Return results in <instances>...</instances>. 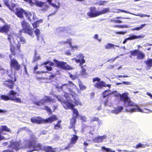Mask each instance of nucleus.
<instances>
[{
	"label": "nucleus",
	"mask_w": 152,
	"mask_h": 152,
	"mask_svg": "<svg viewBox=\"0 0 152 152\" xmlns=\"http://www.w3.org/2000/svg\"><path fill=\"white\" fill-rule=\"evenodd\" d=\"M25 143L23 147L24 148H32L26 152H32L40 150H43L46 152H56V151L51 146H45L42 147L41 143H37V139L33 134L30 136L29 140H25Z\"/></svg>",
	"instance_id": "1"
},
{
	"label": "nucleus",
	"mask_w": 152,
	"mask_h": 152,
	"mask_svg": "<svg viewBox=\"0 0 152 152\" xmlns=\"http://www.w3.org/2000/svg\"><path fill=\"white\" fill-rule=\"evenodd\" d=\"M110 12V9L104 8L101 11H97L95 7H91L90 11L87 13V15L90 18H95Z\"/></svg>",
	"instance_id": "2"
},
{
	"label": "nucleus",
	"mask_w": 152,
	"mask_h": 152,
	"mask_svg": "<svg viewBox=\"0 0 152 152\" xmlns=\"http://www.w3.org/2000/svg\"><path fill=\"white\" fill-rule=\"evenodd\" d=\"M21 25L22 29L20 31V33L23 31L25 33H27L32 37L34 36L32 28L28 22L25 20H23L21 22Z\"/></svg>",
	"instance_id": "3"
},
{
	"label": "nucleus",
	"mask_w": 152,
	"mask_h": 152,
	"mask_svg": "<svg viewBox=\"0 0 152 152\" xmlns=\"http://www.w3.org/2000/svg\"><path fill=\"white\" fill-rule=\"evenodd\" d=\"M21 46L20 44L19 43L16 46L13 44H10V50L12 55L15 57L21 56Z\"/></svg>",
	"instance_id": "4"
},
{
	"label": "nucleus",
	"mask_w": 152,
	"mask_h": 152,
	"mask_svg": "<svg viewBox=\"0 0 152 152\" xmlns=\"http://www.w3.org/2000/svg\"><path fill=\"white\" fill-rule=\"evenodd\" d=\"M68 84H64L62 85L61 88L64 92H69L72 97L77 96V94L72 90V87L75 86L74 84L71 81L68 82Z\"/></svg>",
	"instance_id": "5"
},
{
	"label": "nucleus",
	"mask_w": 152,
	"mask_h": 152,
	"mask_svg": "<svg viewBox=\"0 0 152 152\" xmlns=\"http://www.w3.org/2000/svg\"><path fill=\"white\" fill-rule=\"evenodd\" d=\"M116 96H119L121 100L124 102L125 106H134L133 104L132 103L131 100L129 97L128 93L125 92L122 94H118Z\"/></svg>",
	"instance_id": "6"
},
{
	"label": "nucleus",
	"mask_w": 152,
	"mask_h": 152,
	"mask_svg": "<svg viewBox=\"0 0 152 152\" xmlns=\"http://www.w3.org/2000/svg\"><path fill=\"white\" fill-rule=\"evenodd\" d=\"M92 81L94 82L97 81L95 83L94 86L95 87L98 89H101L103 87H107L110 88L111 86V84H107L106 83L103 81H101L100 79L98 77L93 78Z\"/></svg>",
	"instance_id": "7"
},
{
	"label": "nucleus",
	"mask_w": 152,
	"mask_h": 152,
	"mask_svg": "<svg viewBox=\"0 0 152 152\" xmlns=\"http://www.w3.org/2000/svg\"><path fill=\"white\" fill-rule=\"evenodd\" d=\"M53 61L55 62V64L57 67H59L64 70H71L72 68L67 64L66 62L59 61L56 59H54Z\"/></svg>",
	"instance_id": "8"
},
{
	"label": "nucleus",
	"mask_w": 152,
	"mask_h": 152,
	"mask_svg": "<svg viewBox=\"0 0 152 152\" xmlns=\"http://www.w3.org/2000/svg\"><path fill=\"white\" fill-rule=\"evenodd\" d=\"M131 56H137V59L139 60H141L145 58V54L141 51H140L138 49L134 50H131L130 52Z\"/></svg>",
	"instance_id": "9"
},
{
	"label": "nucleus",
	"mask_w": 152,
	"mask_h": 152,
	"mask_svg": "<svg viewBox=\"0 0 152 152\" xmlns=\"http://www.w3.org/2000/svg\"><path fill=\"white\" fill-rule=\"evenodd\" d=\"M29 139H25L23 141V145L22 146H20V145L21 144V141H18L12 142L10 143V147L12 148H13L15 149L16 151L18 150L20 148L26 149H31V148H25L23 147L24 145H25V140H29Z\"/></svg>",
	"instance_id": "10"
},
{
	"label": "nucleus",
	"mask_w": 152,
	"mask_h": 152,
	"mask_svg": "<svg viewBox=\"0 0 152 152\" xmlns=\"http://www.w3.org/2000/svg\"><path fill=\"white\" fill-rule=\"evenodd\" d=\"M11 132V130L6 125H1L0 127V141L3 140H6L4 137L2 135L7 134L6 132Z\"/></svg>",
	"instance_id": "11"
},
{
	"label": "nucleus",
	"mask_w": 152,
	"mask_h": 152,
	"mask_svg": "<svg viewBox=\"0 0 152 152\" xmlns=\"http://www.w3.org/2000/svg\"><path fill=\"white\" fill-rule=\"evenodd\" d=\"M75 113H73L72 118L70 119V125L68 128L69 129H72L75 127V124L76 123L77 119L79 115V112H74Z\"/></svg>",
	"instance_id": "12"
},
{
	"label": "nucleus",
	"mask_w": 152,
	"mask_h": 152,
	"mask_svg": "<svg viewBox=\"0 0 152 152\" xmlns=\"http://www.w3.org/2000/svg\"><path fill=\"white\" fill-rule=\"evenodd\" d=\"M10 64L11 67L16 71H19L21 68L20 65L15 58H13L10 60Z\"/></svg>",
	"instance_id": "13"
},
{
	"label": "nucleus",
	"mask_w": 152,
	"mask_h": 152,
	"mask_svg": "<svg viewBox=\"0 0 152 152\" xmlns=\"http://www.w3.org/2000/svg\"><path fill=\"white\" fill-rule=\"evenodd\" d=\"M16 80V78L15 77L13 80L8 79L4 81L3 84L4 86L8 87L9 89H12L14 87L15 83Z\"/></svg>",
	"instance_id": "14"
},
{
	"label": "nucleus",
	"mask_w": 152,
	"mask_h": 152,
	"mask_svg": "<svg viewBox=\"0 0 152 152\" xmlns=\"http://www.w3.org/2000/svg\"><path fill=\"white\" fill-rule=\"evenodd\" d=\"M78 137L75 134L72 135V136L70 139V143L65 147V149H68L72 146V145L75 144L78 139Z\"/></svg>",
	"instance_id": "15"
},
{
	"label": "nucleus",
	"mask_w": 152,
	"mask_h": 152,
	"mask_svg": "<svg viewBox=\"0 0 152 152\" xmlns=\"http://www.w3.org/2000/svg\"><path fill=\"white\" fill-rule=\"evenodd\" d=\"M15 94L14 91L13 90H11L9 92L8 95H2L0 96V99L5 101L11 100L12 96L14 95Z\"/></svg>",
	"instance_id": "16"
},
{
	"label": "nucleus",
	"mask_w": 152,
	"mask_h": 152,
	"mask_svg": "<svg viewBox=\"0 0 152 152\" xmlns=\"http://www.w3.org/2000/svg\"><path fill=\"white\" fill-rule=\"evenodd\" d=\"M76 57L78 59L74 58L73 60H74L76 63H80V65L85 63L86 61L84 59V56L82 53H80L78 54L76 56Z\"/></svg>",
	"instance_id": "17"
},
{
	"label": "nucleus",
	"mask_w": 152,
	"mask_h": 152,
	"mask_svg": "<svg viewBox=\"0 0 152 152\" xmlns=\"http://www.w3.org/2000/svg\"><path fill=\"white\" fill-rule=\"evenodd\" d=\"M10 25L7 23H5L0 27V33L7 34L10 30Z\"/></svg>",
	"instance_id": "18"
},
{
	"label": "nucleus",
	"mask_w": 152,
	"mask_h": 152,
	"mask_svg": "<svg viewBox=\"0 0 152 152\" xmlns=\"http://www.w3.org/2000/svg\"><path fill=\"white\" fill-rule=\"evenodd\" d=\"M31 122L37 124H44V119L40 117H32L31 119Z\"/></svg>",
	"instance_id": "19"
},
{
	"label": "nucleus",
	"mask_w": 152,
	"mask_h": 152,
	"mask_svg": "<svg viewBox=\"0 0 152 152\" xmlns=\"http://www.w3.org/2000/svg\"><path fill=\"white\" fill-rule=\"evenodd\" d=\"M64 103L66 106V108H65L66 109H72L73 111V113H75L74 112H78L77 110L76 109L74 108V105L72 103H71L68 101L64 102Z\"/></svg>",
	"instance_id": "20"
},
{
	"label": "nucleus",
	"mask_w": 152,
	"mask_h": 152,
	"mask_svg": "<svg viewBox=\"0 0 152 152\" xmlns=\"http://www.w3.org/2000/svg\"><path fill=\"white\" fill-rule=\"evenodd\" d=\"M15 10L16 11L15 12V15L19 18H23V14L25 13V11L22 8H16Z\"/></svg>",
	"instance_id": "21"
},
{
	"label": "nucleus",
	"mask_w": 152,
	"mask_h": 152,
	"mask_svg": "<svg viewBox=\"0 0 152 152\" xmlns=\"http://www.w3.org/2000/svg\"><path fill=\"white\" fill-rule=\"evenodd\" d=\"M58 120L56 115H53L46 119H44V124L51 123Z\"/></svg>",
	"instance_id": "22"
},
{
	"label": "nucleus",
	"mask_w": 152,
	"mask_h": 152,
	"mask_svg": "<svg viewBox=\"0 0 152 152\" xmlns=\"http://www.w3.org/2000/svg\"><path fill=\"white\" fill-rule=\"evenodd\" d=\"M107 137L106 135H104L102 136H98L95 137L93 140L96 143H100L103 142V140Z\"/></svg>",
	"instance_id": "23"
},
{
	"label": "nucleus",
	"mask_w": 152,
	"mask_h": 152,
	"mask_svg": "<svg viewBox=\"0 0 152 152\" xmlns=\"http://www.w3.org/2000/svg\"><path fill=\"white\" fill-rule=\"evenodd\" d=\"M119 19H129L128 18H125L124 17H117L115 18H113L111 19L110 20V21L112 23H123V22L119 20H118Z\"/></svg>",
	"instance_id": "24"
},
{
	"label": "nucleus",
	"mask_w": 152,
	"mask_h": 152,
	"mask_svg": "<svg viewBox=\"0 0 152 152\" xmlns=\"http://www.w3.org/2000/svg\"><path fill=\"white\" fill-rule=\"evenodd\" d=\"M44 99L45 101V103L46 102H52L53 103H55L56 100L54 98H51L50 96H45L44 97Z\"/></svg>",
	"instance_id": "25"
},
{
	"label": "nucleus",
	"mask_w": 152,
	"mask_h": 152,
	"mask_svg": "<svg viewBox=\"0 0 152 152\" xmlns=\"http://www.w3.org/2000/svg\"><path fill=\"white\" fill-rule=\"evenodd\" d=\"M135 106L136 107H137V108H132L128 110L126 109V110L127 111L131 113L135 112H142V110L136 104L135 105Z\"/></svg>",
	"instance_id": "26"
},
{
	"label": "nucleus",
	"mask_w": 152,
	"mask_h": 152,
	"mask_svg": "<svg viewBox=\"0 0 152 152\" xmlns=\"http://www.w3.org/2000/svg\"><path fill=\"white\" fill-rule=\"evenodd\" d=\"M148 69H150L152 67V58H148L144 61Z\"/></svg>",
	"instance_id": "27"
},
{
	"label": "nucleus",
	"mask_w": 152,
	"mask_h": 152,
	"mask_svg": "<svg viewBox=\"0 0 152 152\" xmlns=\"http://www.w3.org/2000/svg\"><path fill=\"white\" fill-rule=\"evenodd\" d=\"M7 73L8 77L10 78V80H13L14 77H16L15 76L12 72V71L7 70Z\"/></svg>",
	"instance_id": "28"
},
{
	"label": "nucleus",
	"mask_w": 152,
	"mask_h": 152,
	"mask_svg": "<svg viewBox=\"0 0 152 152\" xmlns=\"http://www.w3.org/2000/svg\"><path fill=\"white\" fill-rule=\"evenodd\" d=\"M15 94L14 95L12 96V101H14L16 102L21 103L22 102L21 99L19 98H16V96L17 94L16 92L14 91Z\"/></svg>",
	"instance_id": "29"
},
{
	"label": "nucleus",
	"mask_w": 152,
	"mask_h": 152,
	"mask_svg": "<svg viewBox=\"0 0 152 152\" xmlns=\"http://www.w3.org/2000/svg\"><path fill=\"white\" fill-rule=\"evenodd\" d=\"M123 109V107L122 106H118L113 110V112L115 114H118L121 112Z\"/></svg>",
	"instance_id": "30"
},
{
	"label": "nucleus",
	"mask_w": 152,
	"mask_h": 152,
	"mask_svg": "<svg viewBox=\"0 0 152 152\" xmlns=\"http://www.w3.org/2000/svg\"><path fill=\"white\" fill-rule=\"evenodd\" d=\"M44 101V99H42L38 101L34 102L33 103L34 104L37 105L42 106L45 103Z\"/></svg>",
	"instance_id": "31"
},
{
	"label": "nucleus",
	"mask_w": 152,
	"mask_h": 152,
	"mask_svg": "<svg viewBox=\"0 0 152 152\" xmlns=\"http://www.w3.org/2000/svg\"><path fill=\"white\" fill-rule=\"evenodd\" d=\"M115 46H116V47H117L118 46L117 45H115L111 44L110 43H107L105 46V49H109L111 48H113L115 49Z\"/></svg>",
	"instance_id": "32"
},
{
	"label": "nucleus",
	"mask_w": 152,
	"mask_h": 152,
	"mask_svg": "<svg viewBox=\"0 0 152 152\" xmlns=\"http://www.w3.org/2000/svg\"><path fill=\"white\" fill-rule=\"evenodd\" d=\"M45 4V2L39 1H37L35 2V4L36 6L40 7H43Z\"/></svg>",
	"instance_id": "33"
},
{
	"label": "nucleus",
	"mask_w": 152,
	"mask_h": 152,
	"mask_svg": "<svg viewBox=\"0 0 152 152\" xmlns=\"http://www.w3.org/2000/svg\"><path fill=\"white\" fill-rule=\"evenodd\" d=\"M3 2L4 4L10 10L12 11L13 12H15L14 10H13V9H12V8H11V7L10 6L9 1L8 0H4L3 1Z\"/></svg>",
	"instance_id": "34"
},
{
	"label": "nucleus",
	"mask_w": 152,
	"mask_h": 152,
	"mask_svg": "<svg viewBox=\"0 0 152 152\" xmlns=\"http://www.w3.org/2000/svg\"><path fill=\"white\" fill-rule=\"evenodd\" d=\"M141 35H131L129 37H128L129 40H132L135 39L142 38Z\"/></svg>",
	"instance_id": "35"
},
{
	"label": "nucleus",
	"mask_w": 152,
	"mask_h": 152,
	"mask_svg": "<svg viewBox=\"0 0 152 152\" xmlns=\"http://www.w3.org/2000/svg\"><path fill=\"white\" fill-rule=\"evenodd\" d=\"M102 151L105 152H115V151H112L110 148L105 147L104 146L101 148Z\"/></svg>",
	"instance_id": "36"
},
{
	"label": "nucleus",
	"mask_w": 152,
	"mask_h": 152,
	"mask_svg": "<svg viewBox=\"0 0 152 152\" xmlns=\"http://www.w3.org/2000/svg\"><path fill=\"white\" fill-rule=\"evenodd\" d=\"M79 86L80 89L81 90H84L86 88V87L84 85L80 80L78 81Z\"/></svg>",
	"instance_id": "37"
},
{
	"label": "nucleus",
	"mask_w": 152,
	"mask_h": 152,
	"mask_svg": "<svg viewBox=\"0 0 152 152\" xmlns=\"http://www.w3.org/2000/svg\"><path fill=\"white\" fill-rule=\"evenodd\" d=\"M19 41L18 42V43L21 44H24L26 42V40L25 38L23 37H19Z\"/></svg>",
	"instance_id": "38"
},
{
	"label": "nucleus",
	"mask_w": 152,
	"mask_h": 152,
	"mask_svg": "<svg viewBox=\"0 0 152 152\" xmlns=\"http://www.w3.org/2000/svg\"><path fill=\"white\" fill-rule=\"evenodd\" d=\"M110 91V90H107L104 91L102 93V97L103 98H105L108 96L110 94L109 92Z\"/></svg>",
	"instance_id": "39"
},
{
	"label": "nucleus",
	"mask_w": 152,
	"mask_h": 152,
	"mask_svg": "<svg viewBox=\"0 0 152 152\" xmlns=\"http://www.w3.org/2000/svg\"><path fill=\"white\" fill-rule=\"evenodd\" d=\"M25 14L27 19L30 21H31V18L33 17L31 13L30 12H25Z\"/></svg>",
	"instance_id": "40"
},
{
	"label": "nucleus",
	"mask_w": 152,
	"mask_h": 152,
	"mask_svg": "<svg viewBox=\"0 0 152 152\" xmlns=\"http://www.w3.org/2000/svg\"><path fill=\"white\" fill-rule=\"evenodd\" d=\"M99 118L96 117H91L90 120V122L92 123L94 121H96L99 122Z\"/></svg>",
	"instance_id": "41"
},
{
	"label": "nucleus",
	"mask_w": 152,
	"mask_h": 152,
	"mask_svg": "<svg viewBox=\"0 0 152 152\" xmlns=\"http://www.w3.org/2000/svg\"><path fill=\"white\" fill-rule=\"evenodd\" d=\"M47 1L50 5L56 8H59L60 7L59 6L56 5L55 4L52 3V0H47Z\"/></svg>",
	"instance_id": "42"
},
{
	"label": "nucleus",
	"mask_w": 152,
	"mask_h": 152,
	"mask_svg": "<svg viewBox=\"0 0 152 152\" xmlns=\"http://www.w3.org/2000/svg\"><path fill=\"white\" fill-rule=\"evenodd\" d=\"M62 128L61 124H56L54 125L53 127V129L55 130H58L59 129H62Z\"/></svg>",
	"instance_id": "43"
},
{
	"label": "nucleus",
	"mask_w": 152,
	"mask_h": 152,
	"mask_svg": "<svg viewBox=\"0 0 152 152\" xmlns=\"http://www.w3.org/2000/svg\"><path fill=\"white\" fill-rule=\"evenodd\" d=\"M34 33L36 36L37 37V39L38 40L39 39V36L40 34L39 30L38 28H36L34 31Z\"/></svg>",
	"instance_id": "44"
},
{
	"label": "nucleus",
	"mask_w": 152,
	"mask_h": 152,
	"mask_svg": "<svg viewBox=\"0 0 152 152\" xmlns=\"http://www.w3.org/2000/svg\"><path fill=\"white\" fill-rule=\"evenodd\" d=\"M13 37L12 34H10L8 35L7 37V39L9 41L10 44H12V39H13Z\"/></svg>",
	"instance_id": "45"
},
{
	"label": "nucleus",
	"mask_w": 152,
	"mask_h": 152,
	"mask_svg": "<svg viewBox=\"0 0 152 152\" xmlns=\"http://www.w3.org/2000/svg\"><path fill=\"white\" fill-rule=\"evenodd\" d=\"M145 25H146V24H142L139 27H135L134 28H132V31L139 30L140 29H142Z\"/></svg>",
	"instance_id": "46"
},
{
	"label": "nucleus",
	"mask_w": 152,
	"mask_h": 152,
	"mask_svg": "<svg viewBox=\"0 0 152 152\" xmlns=\"http://www.w3.org/2000/svg\"><path fill=\"white\" fill-rule=\"evenodd\" d=\"M73 97L74 99V107L75 106H77L78 105H82L81 103L79 101V100H76L75 99V98L76 97Z\"/></svg>",
	"instance_id": "47"
},
{
	"label": "nucleus",
	"mask_w": 152,
	"mask_h": 152,
	"mask_svg": "<svg viewBox=\"0 0 152 152\" xmlns=\"http://www.w3.org/2000/svg\"><path fill=\"white\" fill-rule=\"evenodd\" d=\"M72 40L71 39H68L66 41L63 42L62 43L64 44H69L70 46L72 44Z\"/></svg>",
	"instance_id": "48"
},
{
	"label": "nucleus",
	"mask_w": 152,
	"mask_h": 152,
	"mask_svg": "<svg viewBox=\"0 0 152 152\" xmlns=\"http://www.w3.org/2000/svg\"><path fill=\"white\" fill-rule=\"evenodd\" d=\"M107 2V1H99L97 3L99 5L104 6Z\"/></svg>",
	"instance_id": "49"
},
{
	"label": "nucleus",
	"mask_w": 152,
	"mask_h": 152,
	"mask_svg": "<svg viewBox=\"0 0 152 152\" xmlns=\"http://www.w3.org/2000/svg\"><path fill=\"white\" fill-rule=\"evenodd\" d=\"M145 147V145L139 143L136 145L135 148H144Z\"/></svg>",
	"instance_id": "50"
},
{
	"label": "nucleus",
	"mask_w": 152,
	"mask_h": 152,
	"mask_svg": "<svg viewBox=\"0 0 152 152\" xmlns=\"http://www.w3.org/2000/svg\"><path fill=\"white\" fill-rule=\"evenodd\" d=\"M82 70L81 72V74L82 75H86L87 73L86 72V69L83 68V66H82Z\"/></svg>",
	"instance_id": "51"
},
{
	"label": "nucleus",
	"mask_w": 152,
	"mask_h": 152,
	"mask_svg": "<svg viewBox=\"0 0 152 152\" xmlns=\"http://www.w3.org/2000/svg\"><path fill=\"white\" fill-rule=\"evenodd\" d=\"M113 27L114 28H124L126 27H127L126 26L124 25H114L113 26Z\"/></svg>",
	"instance_id": "52"
},
{
	"label": "nucleus",
	"mask_w": 152,
	"mask_h": 152,
	"mask_svg": "<svg viewBox=\"0 0 152 152\" xmlns=\"http://www.w3.org/2000/svg\"><path fill=\"white\" fill-rule=\"evenodd\" d=\"M69 76L72 79V80H75L77 77L76 75H73L72 74H69Z\"/></svg>",
	"instance_id": "53"
},
{
	"label": "nucleus",
	"mask_w": 152,
	"mask_h": 152,
	"mask_svg": "<svg viewBox=\"0 0 152 152\" xmlns=\"http://www.w3.org/2000/svg\"><path fill=\"white\" fill-rule=\"evenodd\" d=\"M59 29H60L59 32H64L66 30V27H59Z\"/></svg>",
	"instance_id": "54"
},
{
	"label": "nucleus",
	"mask_w": 152,
	"mask_h": 152,
	"mask_svg": "<svg viewBox=\"0 0 152 152\" xmlns=\"http://www.w3.org/2000/svg\"><path fill=\"white\" fill-rule=\"evenodd\" d=\"M45 109L48 112H50V113H52L51 110L47 106H45Z\"/></svg>",
	"instance_id": "55"
},
{
	"label": "nucleus",
	"mask_w": 152,
	"mask_h": 152,
	"mask_svg": "<svg viewBox=\"0 0 152 152\" xmlns=\"http://www.w3.org/2000/svg\"><path fill=\"white\" fill-rule=\"evenodd\" d=\"M40 59V57L39 56H35L34 57L33 61L35 62Z\"/></svg>",
	"instance_id": "56"
},
{
	"label": "nucleus",
	"mask_w": 152,
	"mask_h": 152,
	"mask_svg": "<svg viewBox=\"0 0 152 152\" xmlns=\"http://www.w3.org/2000/svg\"><path fill=\"white\" fill-rule=\"evenodd\" d=\"M133 15H136V16H140L141 17H150V15H143V14H142V15H141V14H133Z\"/></svg>",
	"instance_id": "57"
},
{
	"label": "nucleus",
	"mask_w": 152,
	"mask_h": 152,
	"mask_svg": "<svg viewBox=\"0 0 152 152\" xmlns=\"http://www.w3.org/2000/svg\"><path fill=\"white\" fill-rule=\"evenodd\" d=\"M80 119L83 122H86V118L84 116H80Z\"/></svg>",
	"instance_id": "58"
},
{
	"label": "nucleus",
	"mask_w": 152,
	"mask_h": 152,
	"mask_svg": "<svg viewBox=\"0 0 152 152\" xmlns=\"http://www.w3.org/2000/svg\"><path fill=\"white\" fill-rule=\"evenodd\" d=\"M23 1L26 2H28L31 5H33L34 4L32 0H23Z\"/></svg>",
	"instance_id": "59"
},
{
	"label": "nucleus",
	"mask_w": 152,
	"mask_h": 152,
	"mask_svg": "<svg viewBox=\"0 0 152 152\" xmlns=\"http://www.w3.org/2000/svg\"><path fill=\"white\" fill-rule=\"evenodd\" d=\"M45 67L46 68L47 70L48 71H50L52 69V67L51 66H45Z\"/></svg>",
	"instance_id": "60"
},
{
	"label": "nucleus",
	"mask_w": 152,
	"mask_h": 152,
	"mask_svg": "<svg viewBox=\"0 0 152 152\" xmlns=\"http://www.w3.org/2000/svg\"><path fill=\"white\" fill-rule=\"evenodd\" d=\"M127 31H117L116 32V33L118 34H124L126 33Z\"/></svg>",
	"instance_id": "61"
},
{
	"label": "nucleus",
	"mask_w": 152,
	"mask_h": 152,
	"mask_svg": "<svg viewBox=\"0 0 152 152\" xmlns=\"http://www.w3.org/2000/svg\"><path fill=\"white\" fill-rule=\"evenodd\" d=\"M64 96L66 98V99H69V93H66L65 92V93L64 94Z\"/></svg>",
	"instance_id": "62"
},
{
	"label": "nucleus",
	"mask_w": 152,
	"mask_h": 152,
	"mask_svg": "<svg viewBox=\"0 0 152 152\" xmlns=\"http://www.w3.org/2000/svg\"><path fill=\"white\" fill-rule=\"evenodd\" d=\"M98 35L97 34H95L94 35V38L95 39H96L98 41L100 42L101 41V39H98Z\"/></svg>",
	"instance_id": "63"
},
{
	"label": "nucleus",
	"mask_w": 152,
	"mask_h": 152,
	"mask_svg": "<svg viewBox=\"0 0 152 152\" xmlns=\"http://www.w3.org/2000/svg\"><path fill=\"white\" fill-rule=\"evenodd\" d=\"M38 23L36 21L33 23L32 25L34 28H36L37 27V24Z\"/></svg>",
	"instance_id": "64"
}]
</instances>
